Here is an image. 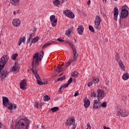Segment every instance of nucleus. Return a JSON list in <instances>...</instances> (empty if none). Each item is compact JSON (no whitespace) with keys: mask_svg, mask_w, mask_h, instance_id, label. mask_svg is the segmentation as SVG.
Here are the masks:
<instances>
[{"mask_svg":"<svg viewBox=\"0 0 129 129\" xmlns=\"http://www.w3.org/2000/svg\"><path fill=\"white\" fill-rule=\"evenodd\" d=\"M9 60V56L4 55L1 58L0 61V80L3 81L5 78H7L8 75H9V72L6 70L3 69L5 68L7 62ZM3 70V71H2Z\"/></svg>","mask_w":129,"mask_h":129,"instance_id":"nucleus-1","label":"nucleus"},{"mask_svg":"<svg viewBox=\"0 0 129 129\" xmlns=\"http://www.w3.org/2000/svg\"><path fill=\"white\" fill-rule=\"evenodd\" d=\"M30 120L27 118L20 119L16 125L15 129H26L29 127Z\"/></svg>","mask_w":129,"mask_h":129,"instance_id":"nucleus-2","label":"nucleus"},{"mask_svg":"<svg viewBox=\"0 0 129 129\" xmlns=\"http://www.w3.org/2000/svg\"><path fill=\"white\" fill-rule=\"evenodd\" d=\"M3 105L5 106V107H8L9 110L17 109V105L10 102L9 99L7 97H3Z\"/></svg>","mask_w":129,"mask_h":129,"instance_id":"nucleus-3","label":"nucleus"},{"mask_svg":"<svg viewBox=\"0 0 129 129\" xmlns=\"http://www.w3.org/2000/svg\"><path fill=\"white\" fill-rule=\"evenodd\" d=\"M39 53L37 52L34 54V55L33 56V59L31 63V66L33 67L34 66V62L35 61V65H37V66H39V61H41L43 58V56H44V51L43 50H41L39 54Z\"/></svg>","mask_w":129,"mask_h":129,"instance_id":"nucleus-4","label":"nucleus"},{"mask_svg":"<svg viewBox=\"0 0 129 129\" xmlns=\"http://www.w3.org/2000/svg\"><path fill=\"white\" fill-rule=\"evenodd\" d=\"M120 20L119 21V24L121 23V20L120 19H125L127 16H128V10L125 8H121L120 9Z\"/></svg>","mask_w":129,"mask_h":129,"instance_id":"nucleus-5","label":"nucleus"},{"mask_svg":"<svg viewBox=\"0 0 129 129\" xmlns=\"http://www.w3.org/2000/svg\"><path fill=\"white\" fill-rule=\"evenodd\" d=\"M66 125H73L72 129L76 128V124H75V119L74 118H70L68 119L66 122Z\"/></svg>","mask_w":129,"mask_h":129,"instance_id":"nucleus-6","label":"nucleus"},{"mask_svg":"<svg viewBox=\"0 0 129 129\" xmlns=\"http://www.w3.org/2000/svg\"><path fill=\"white\" fill-rule=\"evenodd\" d=\"M63 14L66 17H68V18H70L71 19H74V18H75L74 13L70 11V10L63 11Z\"/></svg>","mask_w":129,"mask_h":129,"instance_id":"nucleus-7","label":"nucleus"},{"mask_svg":"<svg viewBox=\"0 0 129 129\" xmlns=\"http://www.w3.org/2000/svg\"><path fill=\"white\" fill-rule=\"evenodd\" d=\"M50 21L51 23V26L53 27H56L58 19L56 18V16H55V15H51L50 16Z\"/></svg>","mask_w":129,"mask_h":129,"instance_id":"nucleus-8","label":"nucleus"},{"mask_svg":"<svg viewBox=\"0 0 129 129\" xmlns=\"http://www.w3.org/2000/svg\"><path fill=\"white\" fill-rule=\"evenodd\" d=\"M100 22H101V19L100 18V16L97 15L96 16L95 21L94 22V26L95 29H98V28H99Z\"/></svg>","mask_w":129,"mask_h":129,"instance_id":"nucleus-9","label":"nucleus"},{"mask_svg":"<svg viewBox=\"0 0 129 129\" xmlns=\"http://www.w3.org/2000/svg\"><path fill=\"white\" fill-rule=\"evenodd\" d=\"M128 112L127 111L123 110L122 109H119L117 111V115H120L121 116H127L128 114Z\"/></svg>","mask_w":129,"mask_h":129,"instance_id":"nucleus-10","label":"nucleus"},{"mask_svg":"<svg viewBox=\"0 0 129 129\" xmlns=\"http://www.w3.org/2000/svg\"><path fill=\"white\" fill-rule=\"evenodd\" d=\"M101 108V103H100V101H97V100H95L94 101V104L93 106V108L94 109H97L98 108Z\"/></svg>","mask_w":129,"mask_h":129,"instance_id":"nucleus-11","label":"nucleus"},{"mask_svg":"<svg viewBox=\"0 0 129 129\" xmlns=\"http://www.w3.org/2000/svg\"><path fill=\"white\" fill-rule=\"evenodd\" d=\"M84 106L85 108H88L89 107V105H90V100L88 99V98L86 97L85 99L84 100Z\"/></svg>","mask_w":129,"mask_h":129,"instance_id":"nucleus-12","label":"nucleus"},{"mask_svg":"<svg viewBox=\"0 0 129 129\" xmlns=\"http://www.w3.org/2000/svg\"><path fill=\"white\" fill-rule=\"evenodd\" d=\"M117 17H118V9L115 7L114 9L113 19L114 21H117Z\"/></svg>","mask_w":129,"mask_h":129,"instance_id":"nucleus-13","label":"nucleus"},{"mask_svg":"<svg viewBox=\"0 0 129 129\" xmlns=\"http://www.w3.org/2000/svg\"><path fill=\"white\" fill-rule=\"evenodd\" d=\"M35 32H36V30H34L30 34L29 38H28V43L29 44L31 43L34 37H35Z\"/></svg>","mask_w":129,"mask_h":129,"instance_id":"nucleus-14","label":"nucleus"},{"mask_svg":"<svg viewBox=\"0 0 129 129\" xmlns=\"http://www.w3.org/2000/svg\"><path fill=\"white\" fill-rule=\"evenodd\" d=\"M13 25L14 27H19L21 25V20L16 19L13 21Z\"/></svg>","mask_w":129,"mask_h":129,"instance_id":"nucleus-15","label":"nucleus"},{"mask_svg":"<svg viewBox=\"0 0 129 129\" xmlns=\"http://www.w3.org/2000/svg\"><path fill=\"white\" fill-rule=\"evenodd\" d=\"M77 31L79 35H83V32L84 31V27H83V26L79 25L77 29Z\"/></svg>","mask_w":129,"mask_h":129,"instance_id":"nucleus-16","label":"nucleus"},{"mask_svg":"<svg viewBox=\"0 0 129 129\" xmlns=\"http://www.w3.org/2000/svg\"><path fill=\"white\" fill-rule=\"evenodd\" d=\"M98 94H97V99L100 98V97H102L103 95V93H104V91L100 89H99L97 91Z\"/></svg>","mask_w":129,"mask_h":129,"instance_id":"nucleus-17","label":"nucleus"},{"mask_svg":"<svg viewBox=\"0 0 129 129\" xmlns=\"http://www.w3.org/2000/svg\"><path fill=\"white\" fill-rule=\"evenodd\" d=\"M13 72H19L20 71V67L18 66L17 63H15V66H14L12 68Z\"/></svg>","mask_w":129,"mask_h":129,"instance_id":"nucleus-18","label":"nucleus"},{"mask_svg":"<svg viewBox=\"0 0 129 129\" xmlns=\"http://www.w3.org/2000/svg\"><path fill=\"white\" fill-rule=\"evenodd\" d=\"M35 77L37 79V84H38L39 85H43V82H41L42 80L41 79V78H40L39 74H37V75H36Z\"/></svg>","mask_w":129,"mask_h":129,"instance_id":"nucleus-19","label":"nucleus"},{"mask_svg":"<svg viewBox=\"0 0 129 129\" xmlns=\"http://www.w3.org/2000/svg\"><path fill=\"white\" fill-rule=\"evenodd\" d=\"M55 43H56V42L54 41H51L49 43L47 42L44 44L42 47V49H45V48H47V47H48V46H50V45H55Z\"/></svg>","mask_w":129,"mask_h":129,"instance_id":"nucleus-20","label":"nucleus"},{"mask_svg":"<svg viewBox=\"0 0 129 129\" xmlns=\"http://www.w3.org/2000/svg\"><path fill=\"white\" fill-rule=\"evenodd\" d=\"M25 42H26V37L23 36V37L20 38L18 41L19 46H21V44H22V43H23L24 44H25Z\"/></svg>","mask_w":129,"mask_h":129,"instance_id":"nucleus-21","label":"nucleus"},{"mask_svg":"<svg viewBox=\"0 0 129 129\" xmlns=\"http://www.w3.org/2000/svg\"><path fill=\"white\" fill-rule=\"evenodd\" d=\"M39 40H40V37H39V36H36V37L33 38V39H32V40L31 41V42L30 43V46L33 43H37V42H38V41H39Z\"/></svg>","mask_w":129,"mask_h":129,"instance_id":"nucleus-22","label":"nucleus"},{"mask_svg":"<svg viewBox=\"0 0 129 129\" xmlns=\"http://www.w3.org/2000/svg\"><path fill=\"white\" fill-rule=\"evenodd\" d=\"M11 4L13 5V6H17L19 5L20 3V0H10Z\"/></svg>","mask_w":129,"mask_h":129,"instance_id":"nucleus-23","label":"nucleus"},{"mask_svg":"<svg viewBox=\"0 0 129 129\" xmlns=\"http://www.w3.org/2000/svg\"><path fill=\"white\" fill-rule=\"evenodd\" d=\"M25 86H27V82H26V81L23 80L20 83L21 89H24V88H25Z\"/></svg>","mask_w":129,"mask_h":129,"instance_id":"nucleus-24","label":"nucleus"},{"mask_svg":"<svg viewBox=\"0 0 129 129\" xmlns=\"http://www.w3.org/2000/svg\"><path fill=\"white\" fill-rule=\"evenodd\" d=\"M118 63L119 65V67H120V69H121V70H123V71H124V70H125V69H124V64H123V63H122V61L120 60L119 61H118Z\"/></svg>","mask_w":129,"mask_h":129,"instance_id":"nucleus-25","label":"nucleus"},{"mask_svg":"<svg viewBox=\"0 0 129 129\" xmlns=\"http://www.w3.org/2000/svg\"><path fill=\"white\" fill-rule=\"evenodd\" d=\"M123 80L126 81L129 78V74L128 73H126L124 74L122 77Z\"/></svg>","mask_w":129,"mask_h":129,"instance_id":"nucleus-26","label":"nucleus"},{"mask_svg":"<svg viewBox=\"0 0 129 129\" xmlns=\"http://www.w3.org/2000/svg\"><path fill=\"white\" fill-rule=\"evenodd\" d=\"M72 30H73V28H69V29H68L66 31L65 35H66L67 36H68V37H69V36H70V35H71V32H72Z\"/></svg>","mask_w":129,"mask_h":129,"instance_id":"nucleus-27","label":"nucleus"},{"mask_svg":"<svg viewBox=\"0 0 129 129\" xmlns=\"http://www.w3.org/2000/svg\"><path fill=\"white\" fill-rule=\"evenodd\" d=\"M68 86H69L67 83L63 84V85H62L61 87H59V92L61 91L62 89H64V88H66L67 87H68Z\"/></svg>","mask_w":129,"mask_h":129,"instance_id":"nucleus-28","label":"nucleus"},{"mask_svg":"<svg viewBox=\"0 0 129 129\" xmlns=\"http://www.w3.org/2000/svg\"><path fill=\"white\" fill-rule=\"evenodd\" d=\"M53 5L56 7L60 5V0H54L53 1Z\"/></svg>","mask_w":129,"mask_h":129,"instance_id":"nucleus-29","label":"nucleus"},{"mask_svg":"<svg viewBox=\"0 0 129 129\" xmlns=\"http://www.w3.org/2000/svg\"><path fill=\"white\" fill-rule=\"evenodd\" d=\"M19 56V54L18 53H14L12 55V60H16L17 59V57Z\"/></svg>","mask_w":129,"mask_h":129,"instance_id":"nucleus-30","label":"nucleus"},{"mask_svg":"<svg viewBox=\"0 0 129 129\" xmlns=\"http://www.w3.org/2000/svg\"><path fill=\"white\" fill-rule=\"evenodd\" d=\"M50 110H51V111L52 112H55V111H57V110H59V108L58 107H54L53 108H52Z\"/></svg>","mask_w":129,"mask_h":129,"instance_id":"nucleus-31","label":"nucleus"},{"mask_svg":"<svg viewBox=\"0 0 129 129\" xmlns=\"http://www.w3.org/2000/svg\"><path fill=\"white\" fill-rule=\"evenodd\" d=\"M78 57V54L77 53V54H74V59H71V62H74V61H76Z\"/></svg>","mask_w":129,"mask_h":129,"instance_id":"nucleus-32","label":"nucleus"},{"mask_svg":"<svg viewBox=\"0 0 129 129\" xmlns=\"http://www.w3.org/2000/svg\"><path fill=\"white\" fill-rule=\"evenodd\" d=\"M67 43H68V44L70 45V46L72 48V50H73V49H75V47H74V45H73V44L71 43L70 41H67Z\"/></svg>","mask_w":129,"mask_h":129,"instance_id":"nucleus-33","label":"nucleus"},{"mask_svg":"<svg viewBox=\"0 0 129 129\" xmlns=\"http://www.w3.org/2000/svg\"><path fill=\"white\" fill-rule=\"evenodd\" d=\"M116 60L117 62H119V61H121L120 58L119 57V54L117 53L116 55Z\"/></svg>","mask_w":129,"mask_h":129,"instance_id":"nucleus-34","label":"nucleus"},{"mask_svg":"<svg viewBox=\"0 0 129 129\" xmlns=\"http://www.w3.org/2000/svg\"><path fill=\"white\" fill-rule=\"evenodd\" d=\"M43 100L44 101H48V100H50V97L48 95H45L43 98Z\"/></svg>","mask_w":129,"mask_h":129,"instance_id":"nucleus-35","label":"nucleus"},{"mask_svg":"<svg viewBox=\"0 0 129 129\" xmlns=\"http://www.w3.org/2000/svg\"><path fill=\"white\" fill-rule=\"evenodd\" d=\"M78 75V73H77V72H74L72 73V76H73V77H77Z\"/></svg>","mask_w":129,"mask_h":129,"instance_id":"nucleus-36","label":"nucleus"},{"mask_svg":"<svg viewBox=\"0 0 129 129\" xmlns=\"http://www.w3.org/2000/svg\"><path fill=\"white\" fill-rule=\"evenodd\" d=\"M73 81V79L72 78H70L69 81L67 82V85L69 86L70 84H71V82Z\"/></svg>","mask_w":129,"mask_h":129,"instance_id":"nucleus-37","label":"nucleus"},{"mask_svg":"<svg viewBox=\"0 0 129 129\" xmlns=\"http://www.w3.org/2000/svg\"><path fill=\"white\" fill-rule=\"evenodd\" d=\"M94 83H98L99 82V79L98 78H95L93 79Z\"/></svg>","mask_w":129,"mask_h":129,"instance_id":"nucleus-38","label":"nucleus"},{"mask_svg":"<svg viewBox=\"0 0 129 129\" xmlns=\"http://www.w3.org/2000/svg\"><path fill=\"white\" fill-rule=\"evenodd\" d=\"M106 105H107L106 102H103L102 104H101V107H106Z\"/></svg>","mask_w":129,"mask_h":129,"instance_id":"nucleus-39","label":"nucleus"},{"mask_svg":"<svg viewBox=\"0 0 129 129\" xmlns=\"http://www.w3.org/2000/svg\"><path fill=\"white\" fill-rule=\"evenodd\" d=\"M35 106L36 107V108H39V107H41V105L40 104V103L36 102L35 104Z\"/></svg>","mask_w":129,"mask_h":129,"instance_id":"nucleus-40","label":"nucleus"},{"mask_svg":"<svg viewBox=\"0 0 129 129\" xmlns=\"http://www.w3.org/2000/svg\"><path fill=\"white\" fill-rule=\"evenodd\" d=\"M65 79V76H63L58 79H57V81H62Z\"/></svg>","mask_w":129,"mask_h":129,"instance_id":"nucleus-41","label":"nucleus"},{"mask_svg":"<svg viewBox=\"0 0 129 129\" xmlns=\"http://www.w3.org/2000/svg\"><path fill=\"white\" fill-rule=\"evenodd\" d=\"M89 29L93 33H94V28L92 26H89Z\"/></svg>","mask_w":129,"mask_h":129,"instance_id":"nucleus-42","label":"nucleus"},{"mask_svg":"<svg viewBox=\"0 0 129 129\" xmlns=\"http://www.w3.org/2000/svg\"><path fill=\"white\" fill-rule=\"evenodd\" d=\"M72 62H74V61H71V59L70 61H68L67 63H66V66H64V67H68V66H69V65H70V64H71V63H72Z\"/></svg>","mask_w":129,"mask_h":129,"instance_id":"nucleus-43","label":"nucleus"},{"mask_svg":"<svg viewBox=\"0 0 129 129\" xmlns=\"http://www.w3.org/2000/svg\"><path fill=\"white\" fill-rule=\"evenodd\" d=\"M21 12H22L21 10H17L16 11L14 12V15H17V14H21Z\"/></svg>","mask_w":129,"mask_h":129,"instance_id":"nucleus-44","label":"nucleus"},{"mask_svg":"<svg viewBox=\"0 0 129 129\" xmlns=\"http://www.w3.org/2000/svg\"><path fill=\"white\" fill-rule=\"evenodd\" d=\"M91 96H93V97H96V92L95 91L93 92L91 94Z\"/></svg>","mask_w":129,"mask_h":129,"instance_id":"nucleus-45","label":"nucleus"},{"mask_svg":"<svg viewBox=\"0 0 129 129\" xmlns=\"http://www.w3.org/2000/svg\"><path fill=\"white\" fill-rule=\"evenodd\" d=\"M72 51L73 52L74 55H76L77 54V51H76V48H73Z\"/></svg>","mask_w":129,"mask_h":129,"instance_id":"nucleus-46","label":"nucleus"},{"mask_svg":"<svg viewBox=\"0 0 129 129\" xmlns=\"http://www.w3.org/2000/svg\"><path fill=\"white\" fill-rule=\"evenodd\" d=\"M57 41L60 43H63L64 42V40H62V38H58Z\"/></svg>","mask_w":129,"mask_h":129,"instance_id":"nucleus-47","label":"nucleus"},{"mask_svg":"<svg viewBox=\"0 0 129 129\" xmlns=\"http://www.w3.org/2000/svg\"><path fill=\"white\" fill-rule=\"evenodd\" d=\"M55 71H56V72H58L59 70H60V67H59L58 66L57 67H56L54 68Z\"/></svg>","mask_w":129,"mask_h":129,"instance_id":"nucleus-48","label":"nucleus"},{"mask_svg":"<svg viewBox=\"0 0 129 129\" xmlns=\"http://www.w3.org/2000/svg\"><path fill=\"white\" fill-rule=\"evenodd\" d=\"M63 70H65V68H61V67H59V70H58V72L59 73V72H61L62 71H63Z\"/></svg>","mask_w":129,"mask_h":129,"instance_id":"nucleus-49","label":"nucleus"},{"mask_svg":"<svg viewBox=\"0 0 129 129\" xmlns=\"http://www.w3.org/2000/svg\"><path fill=\"white\" fill-rule=\"evenodd\" d=\"M87 129H91V126L89 124V123H88L87 124Z\"/></svg>","mask_w":129,"mask_h":129,"instance_id":"nucleus-50","label":"nucleus"},{"mask_svg":"<svg viewBox=\"0 0 129 129\" xmlns=\"http://www.w3.org/2000/svg\"><path fill=\"white\" fill-rule=\"evenodd\" d=\"M92 84H93V83L92 82H90L89 83H88V87H90V86H92Z\"/></svg>","mask_w":129,"mask_h":129,"instance_id":"nucleus-51","label":"nucleus"},{"mask_svg":"<svg viewBox=\"0 0 129 129\" xmlns=\"http://www.w3.org/2000/svg\"><path fill=\"white\" fill-rule=\"evenodd\" d=\"M32 72H33V74H34L35 76V75H37L38 74L37 71H36L35 70H33Z\"/></svg>","mask_w":129,"mask_h":129,"instance_id":"nucleus-52","label":"nucleus"},{"mask_svg":"<svg viewBox=\"0 0 129 129\" xmlns=\"http://www.w3.org/2000/svg\"><path fill=\"white\" fill-rule=\"evenodd\" d=\"M78 95H79V92H76L75 93L74 96H75V97H76V96H78Z\"/></svg>","mask_w":129,"mask_h":129,"instance_id":"nucleus-53","label":"nucleus"},{"mask_svg":"<svg viewBox=\"0 0 129 129\" xmlns=\"http://www.w3.org/2000/svg\"><path fill=\"white\" fill-rule=\"evenodd\" d=\"M90 4H91V1H90V0H89V1L87 2V5H88V6H90Z\"/></svg>","mask_w":129,"mask_h":129,"instance_id":"nucleus-54","label":"nucleus"},{"mask_svg":"<svg viewBox=\"0 0 129 129\" xmlns=\"http://www.w3.org/2000/svg\"><path fill=\"white\" fill-rule=\"evenodd\" d=\"M104 129H110L109 127H107L106 126H103Z\"/></svg>","mask_w":129,"mask_h":129,"instance_id":"nucleus-55","label":"nucleus"},{"mask_svg":"<svg viewBox=\"0 0 129 129\" xmlns=\"http://www.w3.org/2000/svg\"><path fill=\"white\" fill-rule=\"evenodd\" d=\"M43 84H44V85L48 84V81H45L43 82Z\"/></svg>","mask_w":129,"mask_h":129,"instance_id":"nucleus-56","label":"nucleus"},{"mask_svg":"<svg viewBox=\"0 0 129 129\" xmlns=\"http://www.w3.org/2000/svg\"><path fill=\"white\" fill-rule=\"evenodd\" d=\"M66 0H60V2H61V4H63V3L65 2Z\"/></svg>","mask_w":129,"mask_h":129,"instance_id":"nucleus-57","label":"nucleus"},{"mask_svg":"<svg viewBox=\"0 0 129 129\" xmlns=\"http://www.w3.org/2000/svg\"><path fill=\"white\" fill-rule=\"evenodd\" d=\"M105 41L106 42H107V41H108V39H107V38H106L105 39Z\"/></svg>","mask_w":129,"mask_h":129,"instance_id":"nucleus-58","label":"nucleus"},{"mask_svg":"<svg viewBox=\"0 0 129 129\" xmlns=\"http://www.w3.org/2000/svg\"><path fill=\"white\" fill-rule=\"evenodd\" d=\"M3 126V124L0 122V128H2V126Z\"/></svg>","mask_w":129,"mask_h":129,"instance_id":"nucleus-59","label":"nucleus"},{"mask_svg":"<svg viewBox=\"0 0 129 129\" xmlns=\"http://www.w3.org/2000/svg\"><path fill=\"white\" fill-rule=\"evenodd\" d=\"M32 67V68L30 69L31 71H33V70H34V66Z\"/></svg>","mask_w":129,"mask_h":129,"instance_id":"nucleus-60","label":"nucleus"},{"mask_svg":"<svg viewBox=\"0 0 129 129\" xmlns=\"http://www.w3.org/2000/svg\"><path fill=\"white\" fill-rule=\"evenodd\" d=\"M59 82V81H58V80H56L55 81L54 83H57V82Z\"/></svg>","mask_w":129,"mask_h":129,"instance_id":"nucleus-61","label":"nucleus"},{"mask_svg":"<svg viewBox=\"0 0 129 129\" xmlns=\"http://www.w3.org/2000/svg\"><path fill=\"white\" fill-rule=\"evenodd\" d=\"M62 75H63V73L61 74L58 76H59V77H61V76H62Z\"/></svg>","mask_w":129,"mask_h":129,"instance_id":"nucleus-62","label":"nucleus"},{"mask_svg":"<svg viewBox=\"0 0 129 129\" xmlns=\"http://www.w3.org/2000/svg\"><path fill=\"white\" fill-rule=\"evenodd\" d=\"M13 125H11V128H13Z\"/></svg>","mask_w":129,"mask_h":129,"instance_id":"nucleus-63","label":"nucleus"},{"mask_svg":"<svg viewBox=\"0 0 129 129\" xmlns=\"http://www.w3.org/2000/svg\"><path fill=\"white\" fill-rule=\"evenodd\" d=\"M103 2H105V3H106V0H102Z\"/></svg>","mask_w":129,"mask_h":129,"instance_id":"nucleus-64","label":"nucleus"}]
</instances>
